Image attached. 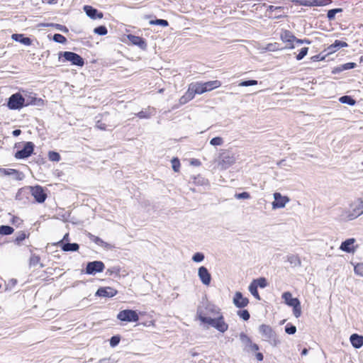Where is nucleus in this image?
<instances>
[{
    "label": "nucleus",
    "instance_id": "obj_53",
    "mask_svg": "<svg viewBox=\"0 0 363 363\" xmlns=\"http://www.w3.org/2000/svg\"><path fill=\"white\" fill-rule=\"evenodd\" d=\"M308 48H307V47L302 48L300 50L299 52L296 55V59L298 61L301 60L306 56V55L308 54Z\"/></svg>",
    "mask_w": 363,
    "mask_h": 363
},
{
    "label": "nucleus",
    "instance_id": "obj_14",
    "mask_svg": "<svg viewBox=\"0 0 363 363\" xmlns=\"http://www.w3.org/2000/svg\"><path fill=\"white\" fill-rule=\"evenodd\" d=\"M274 201L272 202V208L278 209L284 208L289 201V198L286 196H282L279 192L274 193Z\"/></svg>",
    "mask_w": 363,
    "mask_h": 363
},
{
    "label": "nucleus",
    "instance_id": "obj_39",
    "mask_svg": "<svg viewBox=\"0 0 363 363\" xmlns=\"http://www.w3.org/2000/svg\"><path fill=\"white\" fill-rule=\"evenodd\" d=\"M287 260L294 267L301 266V264L300 258L295 255H289L287 257Z\"/></svg>",
    "mask_w": 363,
    "mask_h": 363
},
{
    "label": "nucleus",
    "instance_id": "obj_61",
    "mask_svg": "<svg viewBox=\"0 0 363 363\" xmlns=\"http://www.w3.org/2000/svg\"><path fill=\"white\" fill-rule=\"evenodd\" d=\"M327 56V55H323L321 53L318 54V55H314V56H312L311 60L313 61V62H318V61H322V60H324L325 59V57Z\"/></svg>",
    "mask_w": 363,
    "mask_h": 363
},
{
    "label": "nucleus",
    "instance_id": "obj_30",
    "mask_svg": "<svg viewBox=\"0 0 363 363\" xmlns=\"http://www.w3.org/2000/svg\"><path fill=\"white\" fill-rule=\"evenodd\" d=\"M89 237L91 241H93L94 243H96L97 245L102 247L104 249L111 250L112 249L113 246L104 241L101 238H100L98 236L94 235L91 233L89 234Z\"/></svg>",
    "mask_w": 363,
    "mask_h": 363
},
{
    "label": "nucleus",
    "instance_id": "obj_31",
    "mask_svg": "<svg viewBox=\"0 0 363 363\" xmlns=\"http://www.w3.org/2000/svg\"><path fill=\"white\" fill-rule=\"evenodd\" d=\"M155 113V110L154 108L149 107L147 110H142L139 111L136 116L139 118H150L151 116Z\"/></svg>",
    "mask_w": 363,
    "mask_h": 363
},
{
    "label": "nucleus",
    "instance_id": "obj_5",
    "mask_svg": "<svg viewBox=\"0 0 363 363\" xmlns=\"http://www.w3.org/2000/svg\"><path fill=\"white\" fill-rule=\"evenodd\" d=\"M104 269L105 264L102 261L95 260L88 262L85 269L82 270V272L89 275H95L97 273L102 272Z\"/></svg>",
    "mask_w": 363,
    "mask_h": 363
},
{
    "label": "nucleus",
    "instance_id": "obj_59",
    "mask_svg": "<svg viewBox=\"0 0 363 363\" xmlns=\"http://www.w3.org/2000/svg\"><path fill=\"white\" fill-rule=\"evenodd\" d=\"M235 198L237 199H248L250 198V194L247 191H242L240 193H236Z\"/></svg>",
    "mask_w": 363,
    "mask_h": 363
},
{
    "label": "nucleus",
    "instance_id": "obj_64",
    "mask_svg": "<svg viewBox=\"0 0 363 363\" xmlns=\"http://www.w3.org/2000/svg\"><path fill=\"white\" fill-rule=\"evenodd\" d=\"M115 361L111 358H104L100 359L97 363H114Z\"/></svg>",
    "mask_w": 363,
    "mask_h": 363
},
{
    "label": "nucleus",
    "instance_id": "obj_48",
    "mask_svg": "<svg viewBox=\"0 0 363 363\" xmlns=\"http://www.w3.org/2000/svg\"><path fill=\"white\" fill-rule=\"evenodd\" d=\"M285 333L288 335H294L296 332V327L291 323H288L284 328Z\"/></svg>",
    "mask_w": 363,
    "mask_h": 363
},
{
    "label": "nucleus",
    "instance_id": "obj_15",
    "mask_svg": "<svg viewBox=\"0 0 363 363\" xmlns=\"http://www.w3.org/2000/svg\"><path fill=\"white\" fill-rule=\"evenodd\" d=\"M233 303L236 308H244L249 304L250 301L248 298L243 296L242 292L236 291L233 298Z\"/></svg>",
    "mask_w": 363,
    "mask_h": 363
},
{
    "label": "nucleus",
    "instance_id": "obj_36",
    "mask_svg": "<svg viewBox=\"0 0 363 363\" xmlns=\"http://www.w3.org/2000/svg\"><path fill=\"white\" fill-rule=\"evenodd\" d=\"M191 179L193 180V183L196 185L203 186L208 184V180L200 174L194 176Z\"/></svg>",
    "mask_w": 363,
    "mask_h": 363
},
{
    "label": "nucleus",
    "instance_id": "obj_54",
    "mask_svg": "<svg viewBox=\"0 0 363 363\" xmlns=\"http://www.w3.org/2000/svg\"><path fill=\"white\" fill-rule=\"evenodd\" d=\"M283 9H284L283 6H273V5L268 6L267 9V13H269L268 17L269 18L272 17L270 15L272 14V12H274V11H279V12H280Z\"/></svg>",
    "mask_w": 363,
    "mask_h": 363
},
{
    "label": "nucleus",
    "instance_id": "obj_46",
    "mask_svg": "<svg viewBox=\"0 0 363 363\" xmlns=\"http://www.w3.org/2000/svg\"><path fill=\"white\" fill-rule=\"evenodd\" d=\"M248 289H249L250 292L251 293V294L257 300H260L261 299L260 296H259V292H258L257 287L255 286V284H253L250 283V286L248 287Z\"/></svg>",
    "mask_w": 363,
    "mask_h": 363
},
{
    "label": "nucleus",
    "instance_id": "obj_28",
    "mask_svg": "<svg viewBox=\"0 0 363 363\" xmlns=\"http://www.w3.org/2000/svg\"><path fill=\"white\" fill-rule=\"evenodd\" d=\"M350 340L351 345L355 349H359L363 346V336L354 333L350 335Z\"/></svg>",
    "mask_w": 363,
    "mask_h": 363
},
{
    "label": "nucleus",
    "instance_id": "obj_44",
    "mask_svg": "<svg viewBox=\"0 0 363 363\" xmlns=\"http://www.w3.org/2000/svg\"><path fill=\"white\" fill-rule=\"evenodd\" d=\"M239 337L242 343L244 344L246 347H249L252 342L250 337L245 333H241L239 335Z\"/></svg>",
    "mask_w": 363,
    "mask_h": 363
},
{
    "label": "nucleus",
    "instance_id": "obj_18",
    "mask_svg": "<svg viewBox=\"0 0 363 363\" xmlns=\"http://www.w3.org/2000/svg\"><path fill=\"white\" fill-rule=\"evenodd\" d=\"M196 94V93H194V86H192V85L190 84L187 91L179 99V104L174 106V107H173V108H179V106L186 104V103H188L189 101L192 100L194 98Z\"/></svg>",
    "mask_w": 363,
    "mask_h": 363
},
{
    "label": "nucleus",
    "instance_id": "obj_62",
    "mask_svg": "<svg viewBox=\"0 0 363 363\" xmlns=\"http://www.w3.org/2000/svg\"><path fill=\"white\" fill-rule=\"evenodd\" d=\"M311 43V41L309 39H307V38L298 39L296 38V44H297V45H301V44L309 45Z\"/></svg>",
    "mask_w": 363,
    "mask_h": 363
},
{
    "label": "nucleus",
    "instance_id": "obj_43",
    "mask_svg": "<svg viewBox=\"0 0 363 363\" xmlns=\"http://www.w3.org/2000/svg\"><path fill=\"white\" fill-rule=\"evenodd\" d=\"M94 33L99 35H106L108 33V29L106 26L101 25L94 29Z\"/></svg>",
    "mask_w": 363,
    "mask_h": 363
},
{
    "label": "nucleus",
    "instance_id": "obj_57",
    "mask_svg": "<svg viewBox=\"0 0 363 363\" xmlns=\"http://www.w3.org/2000/svg\"><path fill=\"white\" fill-rule=\"evenodd\" d=\"M40 257L38 255H32L30 257L29 260V265L31 266H35L38 264L40 263Z\"/></svg>",
    "mask_w": 363,
    "mask_h": 363
},
{
    "label": "nucleus",
    "instance_id": "obj_42",
    "mask_svg": "<svg viewBox=\"0 0 363 363\" xmlns=\"http://www.w3.org/2000/svg\"><path fill=\"white\" fill-rule=\"evenodd\" d=\"M237 311V315L244 321H247L250 318V314L247 309L240 308Z\"/></svg>",
    "mask_w": 363,
    "mask_h": 363
},
{
    "label": "nucleus",
    "instance_id": "obj_52",
    "mask_svg": "<svg viewBox=\"0 0 363 363\" xmlns=\"http://www.w3.org/2000/svg\"><path fill=\"white\" fill-rule=\"evenodd\" d=\"M204 258H205L204 254L203 252H198L193 255L191 259L194 262L199 263V262H201L202 261H203Z\"/></svg>",
    "mask_w": 363,
    "mask_h": 363
},
{
    "label": "nucleus",
    "instance_id": "obj_40",
    "mask_svg": "<svg viewBox=\"0 0 363 363\" xmlns=\"http://www.w3.org/2000/svg\"><path fill=\"white\" fill-rule=\"evenodd\" d=\"M342 11L343 10L341 8H335V9H330L328 11L327 18H328L329 21L334 20L335 18V15L338 13L342 12Z\"/></svg>",
    "mask_w": 363,
    "mask_h": 363
},
{
    "label": "nucleus",
    "instance_id": "obj_8",
    "mask_svg": "<svg viewBox=\"0 0 363 363\" xmlns=\"http://www.w3.org/2000/svg\"><path fill=\"white\" fill-rule=\"evenodd\" d=\"M35 145L33 142H25L22 149L15 152L14 157L18 160H24L28 158L34 152Z\"/></svg>",
    "mask_w": 363,
    "mask_h": 363
},
{
    "label": "nucleus",
    "instance_id": "obj_20",
    "mask_svg": "<svg viewBox=\"0 0 363 363\" xmlns=\"http://www.w3.org/2000/svg\"><path fill=\"white\" fill-rule=\"evenodd\" d=\"M128 40L134 45L139 47L140 49L145 50L147 49V45L146 40L143 37L128 34L127 35Z\"/></svg>",
    "mask_w": 363,
    "mask_h": 363
},
{
    "label": "nucleus",
    "instance_id": "obj_34",
    "mask_svg": "<svg viewBox=\"0 0 363 363\" xmlns=\"http://www.w3.org/2000/svg\"><path fill=\"white\" fill-rule=\"evenodd\" d=\"M251 283L255 284L256 287H259L261 289H264L268 285V281L265 277H259L254 279Z\"/></svg>",
    "mask_w": 363,
    "mask_h": 363
},
{
    "label": "nucleus",
    "instance_id": "obj_26",
    "mask_svg": "<svg viewBox=\"0 0 363 363\" xmlns=\"http://www.w3.org/2000/svg\"><path fill=\"white\" fill-rule=\"evenodd\" d=\"M24 104L25 107L30 105L42 106L44 105V101L40 98H37L35 95L28 96L27 98L24 97Z\"/></svg>",
    "mask_w": 363,
    "mask_h": 363
},
{
    "label": "nucleus",
    "instance_id": "obj_35",
    "mask_svg": "<svg viewBox=\"0 0 363 363\" xmlns=\"http://www.w3.org/2000/svg\"><path fill=\"white\" fill-rule=\"evenodd\" d=\"M46 26L47 27L54 28L56 30H60L61 32H63L65 33H69L68 28L67 26H64V25H62V24L55 23H49L46 24Z\"/></svg>",
    "mask_w": 363,
    "mask_h": 363
},
{
    "label": "nucleus",
    "instance_id": "obj_4",
    "mask_svg": "<svg viewBox=\"0 0 363 363\" xmlns=\"http://www.w3.org/2000/svg\"><path fill=\"white\" fill-rule=\"evenodd\" d=\"M7 106L10 110H20L25 107L24 97L19 92L12 94L7 101Z\"/></svg>",
    "mask_w": 363,
    "mask_h": 363
},
{
    "label": "nucleus",
    "instance_id": "obj_25",
    "mask_svg": "<svg viewBox=\"0 0 363 363\" xmlns=\"http://www.w3.org/2000/svg\"><path fill=\"white\" fill-rule=\"evenodd\" d=\"M282 299H284V303L289 306H294L298 303L300 302L298 298H293L292 294L289 291H285L281 295Z\"/></svg>",
    "mask_w": 363,
    "mask_h": 363
},
{
    "label": "nucleus",
    "instance_id": "obj_21",
    "mask_svg": "<svg viewBox=\"0 0 363 363\" xmlns=\"http://www.w3.org/2000/svg\"><path fill=\"white\" fill-rule=\"evenodd\" d=\"M0 172L6 176H11L16 181H21L24 179V174L17 169L0 168Z\"/></svg>",
    "mask_w": 363,
    "mask_h": 363
},
{
    "label": "nucleus",
    "instance_id": "obj_11",
    "mask_svg": "<svg viewBox=\"0 0 363 363\" xmlns=\"http://www.w3.org/2000/svg\"><path fill=\"white\" fill-rule=\"evenodd\" d=\"M235 162V159L233 154L226 151L220 154L218 165L221 167V169H226L233 165Z\"/></svg>",
    "mask_w": 363,
    "mask_h": 363
},
{
    "label": "nucleus",
    "instance_id": "obj_13",
    "mask_svg": "<svg viewBox=\"0 0 363 363\" xmlns=\"http://www.w3.org/2000/svg\"><path fill=\"white\" fill-rule=\"evenodd\" d=\"M259 332L266 340H273L277 344L276 333L270 325L262 324L259 327Z\"/></svg>",
    "mask_w": 363,
    "mask_h": 363
},
{
    "label": "nucleus",
    "instance_id": "obj_55",
    "mask_svg": "<svg viewBox=\"0 0 363 363\" xmlns=\"http://www.w3.org/2000/svg\"><path fill=\"white\" fill-rule=\"evenodd\" d=\"M223 143V139L219 136L214 137L210 140V145H211L213 146L222 145Z\"/></svg>",
    "mask_w": 363,
    "mask_h": 363
},
{
    "label": "nucleus",
    "instance_id": "obj_63",
    "mask_svg": "<svg viewBox=\"0 0 363 363\" xmlns=\"http://www.w3.org/2000/svg\"><path fill=\"white\" fill-rule=\"evenodd\" d=\"M343 72L342 68V65H338V66H337V67H335L332 69L331 73H332L333 74H340V72Z\"/></svg>",
    "mask_w": 363,
    "mask_h": 363
},
{
    "label": "nucleus",
    "instance_id": "obj_12",
    "mask_svg": "<svg viewBox=\"0 0 363 363\" xmlns=\"http://www.w3.org/2000/svg\"><path fill=\"white\" fill-rule=\"evenodd\" d=\"M281 40L287 43L286 48L292 50L295 48L296 37L289 30H282L280 35Z\"/></svg>",
    "mask_w": 363,
    "mask_h": 363
},
{
    "label": "nucleus",
    "instance_id": "obj_32",
    "mask_svg": "<svg viewBox=\"0 0 363 363\" xmlns=\"http://www.w3.org/2000/svg\"><path fill=\"white\" fill-rule=\"evenodd\" d=\"M339 101L343 104L349 106H354L357 103L356 100L350 95H344L340 97Z\"/></svg>",
    "mask_w": 363,
    "mask_h": 363
},
{
    "label": "nucleus",
    "instance_id": "obj_3",
    "mask_svg": "<svg viewBox=\"0 0 363 363\" xmlns=\"http://www.w3.org/2000/svg\"><path fill=\"white\" fill-rule=\"evenodd\" d=\"M191 84L194 86V93H196V94H202L220 87L221 82L218 80H213L206 82L191 83Z\"/></svg>",
    "mask_w": 363,
    "mask_h": 363
},
{
    "label": "nucleus",
    "instance_id": "obj_6",
    "mask_svg": "<svg viewBox=\"0 0 363 363\" xmlns=\"http://www.w3.org/2000/svg\"><path fill=\"white\" fill-rule=\"evenodd\" d=\"M117 318L123 322L135 323L139 320V315L136 311L124 309L118 313Z\"/></svg>",
    "mask_w": 363,
    "mask_h": 363
},
{
    "label": "nucleus",
    "instance_id": "obj_37",
    "mask_svg": "<svg viewBox=\"0 0 363 363\" xmlns=\"http://www.w3.org/2000/svg\"><path fill=\"white\" fill-rule=\"evenodd\" d=\"M29 235L30 233H26L24 231L18 232L17 236L14 240V243L17 245H21V242L24 240L26 238H28L29 237Z\"/></svg>",
    "mask_w": 363,
    "mask_h": 363
},
{
    "label": "nucleus",
    "instance_id": "obj_56",
    "mask_svg": "<svg viewBox=\"0 0 363 363\" xmlns=\"http://www.w3.org/2000/svg\"><path fill=\"white\" fill-rule=\"evenodd\" d=\"M293 308V314L296 318H298L301 315V302L298 303L295 306H292Z\"/></svg>",
    "mask_w": 363,
    "mask_h": 363
},
{
    "label": "nucleus",
    "instance_id": "obj_29",
    "mask_svg": "<svg viewBox=\"0 0 363 363\" xmlns=\"http://www.w3.org/2000/svg\"><path fill=\"white\" fill-rule=\"evenodd\" d=\"M203 310V311L206 313V315L207 316V314H212V315H219L220 314V308H218L216 306H215L213 303H206L203 308L200 307Z\"/></svg>",
    "mask_w": 363,
    "mask_h": 363
},
{
    "label": "nucleus",
    "instance_id": "obj_51",
    "mask_svg": "<svg viewBox=\"0 0 363 363\" xmlns=\"http://www.w3.org/2000/svg\"><path fill=\"white\" fill-rule=\"evenodd\" d=\"M172 167L174 172H178L180 168V161L177 157H173L171 160Z\"/></svg>",
    "mask_w": 363,
    "mask_h": 363
},
{
    "label": "nucleus",
    "instance_id": "obj_17",
    "mask_svg": "<svg viewBox=\"0 0 363 363\" xmlns=\"http://www.w3.org/2000/svg\"><path fill=\"white\" fill-rule=\"evenodd\" d=\"M198 276L203 284L206 286L210 285L212 279L211 274L206 267L201 266L199 268Z\"/></svg>",
    "mask_w": 363,
    "mask_h": 363
},
{
    "label": "nucleus",
    "instance_id": "obj_50",
    "mask_svg": "<svg viewBox=\"0 0 363 363\" xmlns=\"http://www.w3.org/2000/svg\"><path fill=\"white\" fill-rule=\"evenodd\" d=\"M258 84V81L255 79H247V80H242L239 83V86H255Z\"/></svg>",
    "mask_w": 363,
    "mask_h": 363
},
{
    "label": "nucleus",
    "instance_id": "obj_16",
    "mask_svg": "<svg viewBox=\"0 0 363 363\" xmlns=\"http://www.w3.org/2000/svg\"><path fill=\"white\" fill-rule=\"evenodd\" d=\"M118 291L111 286H101L95 293V296L102 298H112L117 295Z\"/></svg>",
    "mask_w": 363,
    "mask_h": 363
},
{
    "label": "nucleus",
    "instance_id": "obj_2",
    "mask_svg": "<svg viewBox=\"0 0 363 363\" xmlns=\"http://www.w3.org/2000/svg\"><path fill=\"white\" fill-rule=\"evenodd\" d=\"M58 60L62 62H69L71 65L82 67L85 61L79 54L71 51H61L58 53Z\"/></svg>",
    "mask_w": 363,
    "mask_h": 363
},
{
    "label": "nucleus",
    "instance_id": "obj_58",
    "mask_svg": "<svg viewBox=\"0 0 363 363\" xmlns=\"http://www.w3.org/2000/svg\"><path fill=\"white\" fill-rule=\"evenodd\" d=\"M354 272L356 274L363 277V262L357 264L354 267Z\"/></svg>",
    "mask_w": 363,
    "mask_h": 363
},
{
    "label": "nucleus",
    "instance_id": "obj_49",
    "mask_svg": "<svg viewBox=\"0 0 363 363\" xmlns=\"http://www.w3.org/2000/svg\"><path fill=\"white\" fill-rule=\"evenodd\" d=\"M121 341V336L119 335H113L109 340V344L111 347H116Z\"/></svg>",
    "mask_w": 363,
    "mask_h": 363
},
{
    "label": "nucleus",
    "instance_id": "obj_1",
    "mask_svg": "<svg viewBox=\"0 0 363 363\" xmlns=\"http://www.w3.org/2000/svg\"><path fill=\"white\" fill-rule=\"evenodd\" d=\"M198 319L203 323H206L213 328L216 329L220 333H225L228 330V324L225 323L222 313L216 318H211L206 315V313L201 308H198L196 311Z\"/></svg>",
    "mask_w": 363,
    "mask_h": 363
},
{
    "label": "nucleus",
    "instance_id": "obj_38",
    "mask_svg": "<svg viewBox=\"0 0 363 363\" xmlns=\"http://www.w3.org/2000/svg\"><path fill=\"white\" fill-rule=\"evenodd\" d=\"M14 231L13 228L8 225H0V235H9Z\"/></svg>",
    "mask_w": 363,
    "mask_h": 363
},
{
    "label": "nucleus",
    "instance_id": "obj_41",
    "mask_svg": "<svg viewBox=\"0 0 363 363\" xmlns=\"http://www.w3.org/2000/svg\"><path fill=\"white\" fill-rule=\"evenodd\" d=\"M150 25L160 26L162 27H167L169 22L165 19L155 18L149 21Z\"/></svg>",
    "mask_w": 363,
    "mask_h": 363
},
{
    "label": "nucleus",
    "instance_id": "obj_27",
    "mask_svg": "<svg viewBox=\"0 0 363 363\" xmlns=\"http://www.w3.org/2000/svg\"><path fill=\"white\" fill-rule=\"evenodd\" d=\"M348 47V44L346 42L335 40L333 44L328 47V54L333 53L342 48Z\"/></svg>",
    "mask_w": 363,
    "mask_h": 363
},
{
    "label": "nucleus",
    "instance_id": "obj_9",
    "mask_svg": "<svg viewBox=\"0 0 363 363\" xmlns=\"http://www.w3.org/2000/svg\"><path fill=\"white\" fill-rule=\"evenodd\" d=\"M30 190L29 186L20 188L15 196V199L21 205H27L30 203Z\"/></svg>",
    "mask_w": 363,
    "mask_h": 363
},
{
    "label": "nucleus",
    "instance_id": "obj_19",
    "mask_svg": "<svg viewBox=\"0 0 363 363\" xmlns=\"http://www.w3.org/2000/svg\"><path fill=\"white\" fill-rule=\"evenodd\" d=\"M83 9L86 16L93 20L101 19L104 17V13L101 11L91 6L85 5Z\"/></svg>",
    "mask_w": 363,
    "mask_h": 363
},
{
    "label": "nucleus",
    "instance_id": "obj_23",
    "mask_svg": "<svg viewBox=\"0 0 363 363\" xmlns=\"http://www.w3.org/2000/svg\"><path fill=\"white\" fill-rule=\"evenodd\" d=\"M355 242L354 238H348L342 242L340 249L345 252L351 253L354 252V243Z\"/></svg>",
    "mask_w": 363,
    "mask_h": 363
},
{
    "label": "nucleus",
    "instance_id": "obj_24",
    "mask_svg": "<svg viewBox=\"0 0 363 363\" xmlns=\"http://www.w3.org/2000/svg\"><path fill=\"white\" fill-rule=\"evenodd\" d=\"M11 38L14 41L20 43L24 45L29 46L32 44L31 38L26 36L24 34L14 33L11 35Z\"/></svg>",
    "mask_w": 363,
    "mask_h": 363
},
{
    "label": "nucleus",
    "instance_id": "obj_60",
    "mask_svg": "<svg viewBox=\"0 0 363 363\" xmlns=\"http://www.w3.org/2000/svg\"><path fill=\"white\" fill-rule=\"evenodd\" d=\"M341 65H342V68L343 71L352 69L357 67V64L355 62H347V63L342 64Z\"/></svg>",
    "mask_w": 363,
    "mask_h": 363
},
{
    "label": "nucleus",
    "instance_id": "obj_33",
    "mask_svg": "<svg viewBox=\"0 0 363 363\" xmlns=\"http://www.w3.org/2000/svg\"><path fill=\"white\" fill-rule=\"evenodd\" d=\"M121 268L120 266H113L110 268H108L106 272V274L108 276H114L115 277H119L121 276Z\"/></svg>",
    "mask_w": 363,
    "mask_h": 363
},
{
    "label": "nucleus",
    "instance_id": "obj_22",
    "mask_svg": "<svg viewBox=\"0 0 363 363\" xmlns=\"http://www.w3.org/2000/svg\"><path fill=\"white\" fill-rule=\"evenodd\" d=\"M55 245L60 247L64 252H77L79 249V245L77 242H57Z\"/></svg>",
    "mask_w": 363,
    "mask_h": 363
},
{
    "label": "nucleus",
    "instance_id": "obj_10",
    "mask_svg": "<svg viewBox=\"0 0 363 363\" xmlns=\"http://www.w3.org/2000/svg\"><path fill=\"white\" fill-rule=\"evenodd\" d=\"M293 4L304 6H324L329 5L333 0H291Z\"/></svg>",
    "mask_w": 363,
    "mask_h": 363
},
{
    "label": "nucleus",
    "instance_id": "obj_45",
    "mask_svg": "<svg viewBox=\"0 0 363 363\" xmlns=\"http://www.w3.org/2000/svg\"><path fill=\"white\" fill-rule=\"evenodd\" d=\"M52 40L55 43L60 44H65L67 43V38L60 33H55L52 36Z\"/></svg>",
    "mask_w": 363,
    "mask_h": 363
},
{
    "label": "nucleus",
    "instance_id": "obj_7",
    "mask_svg": "<svg viewBox=\"0 0 363 363\" xmlns=\"http://www.w3.org/2000/svg\"><path fill=\"white\" fill-rule=\"evenodd\" d=\"M29 187L30 190V195L33 196L35 202L38 203H43L45 201L48 195L44 187L38 184L35 186H29Z\"/></svg>",
    "mask_w": 363,
    "mask_h": 363
},
{
    "label": "nucleus",
    "instance_id": "obj_47",
    "mask_svg": "<svg viewBox=\"0 0 363 363\" xmlns=\"http://www.w3.org/2000/svg\"><path fill=\"white\" fill-rule=\"evenodd\" d=\"M48 158L50 161L52 162H59L61 159L60 155L59 152L53 150H50L48 152Z\"/></svg>",
    "mask_w": 363,
    "mask_h": 363
}]
</instances>
